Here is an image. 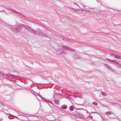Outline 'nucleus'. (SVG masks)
<instances>
[{
  "mask_svg": "<svg viewBox=\"0 0 121 121\" xmlns=\"http://www.w3.org/2000/svg\"><path fill=\"white\" fill-rule=\"evenodd\" d=\"M26 29L32 33L34 34L35 35H40L42 37H48V36L47 34L44 33L42 32L39 31H36L31 29L30 27L29 26H26Z\"/></svg>",
  "mask_w": 121,
  "mask_h": 121,
  "instance_id": "f257e3e1",
  "label": "nucleus"
},
{
  "mask_svg": "<svg viewBox=\"0 0 121 121\" xmlns=\"http://www.w3.org/2000/svg\"><path fill=\"white\" fill-rule=\"evenodd\" d=\"M22 26L20 25L18 26V27L17 28L15 26L10 25L9 27L10 29H11L12 31L15 32L16 31H19V28H21Z\"/></svg>",
  "mask_w": 121,
  "mask_h": 121,
  "instance_id": "f03ea898",
  "label": "nucleus"
},
{
  "mask_svg": "<svg viewBox=\"0 0 121 121\" xmlns=\"http://www.w3.org/2000/svg\"><path fill=\"white\" fill-rule=\"evenodd\" d=\"M111 61L112 62H113L114 63L116 64V65L118 67H121V64H120V63H119L117 61L114 60H112Z\"/></svg>",
  "mask_w": 121,
  "mask_h": 121,
  "instance_id": "7ed1b4c3",
  "label": "nucleus"
},
{
  "mask_svg": "<svg viewBox=\"0 0 121 121\" xmlns=\"http://www.w3.org/2000/svg\"><path fill=\"white\" fill-rule=\"evenodd\" d=\"M64 52V51L62 49H59L57 51L56 53L58 55L60 54L61 53Z\"/></svg>",
  "mask_w": 121,
  "mask_h": 121,
  "instance_id": "20e7f679",
  "label": "nucleus"
},
{
  "mask_svg": "<svg viewBox=\"0 0 121 121\" xmlns=\"http://www.w3.org/2000/svg\"><path fill=\"white\" fill-rule=\"evenodd\" d=\"M76 116L77 117H79L82 118H83L84 117L83 115L79 112H77L76 113Z\"/></svg>",
  "mask_w": 121,
  "mask_h": 121,
  "instance_id": "39448f33",
  "label": "nucleus"
},
{
  "mask_svg": "<svg viewBox=\"0 0 121 121\" xmlns=\"http://www.w3.org/2000/svg\"><path fill=\"white\" fill-rule=\"evenodd\" d=\"M10 10L11 11L13 12H14L15 13H17V14H18L19 15H21V16H22L23 17H24V15L23 14H22L21 13H20L18 12L17 11H16L14 10H13L12 9H10Z\"/></svg>",
  "mask_w": 121,
  "mask_h": 121,
  "instance_id": "423d86ee",
  "label": "nucleus"
},
{
  "mask_svg": "<svg viewBox=\"0 0 121 121\" xmlns=\"http://www.w3.org/2000/svg\"><path fill=\"white\" fill-rule=\"evenodd\" d=\"M62 47L64 48L65 49H66L67 50H69L70 51H72V49L69 47H68L67 46H62Z\"/></svg>",
  "mask_w": 121,
  "mask_h": 121,
  "instance_id": "0eeeda50",
  "label": "nucleus"
},
{
  "mask_svg": "<svg viewBox=\"0 0 121 121\" xmlns=\"http://www.w3.org/2000/svg\"><path fill=\"white\" fill-rule=\"evenodd\" d=\"M40 97L42 99H43L46 102H48L50 103H51V104H52V103L51 102L49 99H47L45 98H43L42 96H40Z\"/></svg>",
  "mask_w": 121,
  "mask_h": 121,
  "instance_id": "6e6552de",
  "label": "nucleus"
},
{
  "mask_svg": "<svg viewBox=\"0 0 121 121\" xmlns=\"http://www.w3.org/2000/svg\"><path fill=\"white\" fill-rule=\"evenodd\" d=\"M112 56H114L116 58L121 59V56L115 55L114 54H112Z\"/></svg>",
  "mask_w": 121,
  "mask_h": 121,
  "instance_id": "1a4fd4ad",
  "label": "nucleus"
},
{
  "mask_svg": "<svg viewBox=\"0 0 121 121\" xmlns=\"http://www.w3.org/2000/svg\"><path fill=\"white\" fill-rule=\"evenodd\" d=\"M106 65L107 66V67L108 68L111 70L113 71H115V70H114L113 69L111 66H110L109 65Z\"/></svg>",
  "mask_w": 121,
  "mask_h": 121,
  "instance_id": "9d476101",
  "label": "nucleus"
},
{
  "mask_svg": "<svg viewBox=\"0 0 121 121\" xmlns=\"http://www.w3.org/2000/svg\"><path fill=\"white\" fill-rule=\"evenodd\" d=\"M67 108V106L65 105H63L62 106L61 108L63 109H65Z\"/></svg>",
  "mask_w": 121,
  "mask_h": 121,
  "instance_id": "9b49d317",
  "label": "nucleus"
},
{
  "mask_svg": "<svg viewBox=\"0 0 121 121\" xmlns=\"http://www.w3.org/2000/svg\"><path fill=\"white\" fill-rule=\"evenodd\" d=\"M7 76L9 77H14V78H16L17 77V76L15 75H10L9 74H8L7 75Z\"/></svg>",
  "mask_w": 121,
  "mask_h": 121,
  "instance_id": "f8f14e48",
  "label": "nucleus"
},
{
  "mask_svg": "<svg viewBox=\"0 0 121 121\" xmlns=\"http://www.w3.org/2000/svg\"><path fill=\"white\" fill-rule=\"evenodd\" d=\"M69 109L71 111H73V107L72 106H71L69 108Z\"/></svg>",
  "mask_w": 121,
  "mask_h": 121,
  "instance_id": "ddd939ff",
  "label": "nucleus"
},
{
  "mask_svg": "<svg viewBox=\"0 0 121 121\" xmlns=\"http://www.w3.org/2000/svg\"><path fill=\"white\" fill-rule=\"evenodd\" d=\"M105 114L107 115H110L112 114V112H106Z\"/></svg>",
  "mask_w": 121,
  "mask_h": 121,
  "instance_id": "4468645a",
  "label": "nucleus"
},
{
  "mask_svg": "<svg viewBox=\"0 0 121 121\" xmlns=\"http://www.w3.org/2000/svg\"><path fill=\"white\" fill-rule=\"evenodd\" d=\"M93 104H94L95 105H97L98 104V103L96 102H94L93 103Z\"/></svg>",
  "mask_w": 121,
  "mask_h": 121,
  "instance_id": "2eb2a0df",
  "label": "nucleus"
},
{
  "mask_svg": "<svg viewBox=\"0 0 121 121\" xmlns=\"http://www.w3.org/2000/svg\"><path fill=\"white\" fill-rule=\"evenodd\" d=\"M102 94L104 96H106L107 95L105 94L104 93H102Z\"/></svg>",
  "mask_w": 121,
  "mask_h": 121,
  "instance_id": "dca6fc26",
  "label": "nucleus"
},
{
  "mask_svg": "<svg viewBox=\"0 0 121 121\" xmlns=\"http://www.w3.org/2000/svg\"><path fill=\"white\" fill-rule=\"evenodd\" d=\"M67 97L68 98H69V99H70L71 98L70 96V95L68 96H68H67L66 98H67Z\"/></svg>",
  "mask_w": 121,
  "mask_h": 121,
  "instance_id": "f3484780",
  "label": "nucleus"
},
{
  "mask_svg": "<svg viewBox=\"0 0 121 121\" xmlns=\"http://www.w3.org/2000/svg\"><path fill=\"white\" fill-rule=\"evenodd\" d=\"M83 10L84 11H85L86 12H90V11H89L87 10Z\"/></svg>",
  "mask_w": 121,
  "mask_h": 121,
  "instance_id": "a211bd4d",
  "label": "nucleus"
},
{
  "mask_svg": "<svg viewBox=\"0 0 121 121\" xmlns=\"http://www.w3.org/2000/svg\"><path fill=\"white\" fill-rule=\"evenodd\" d=\"M74 57L76 59H79V57H76L75 56Z\"/></svg>",
  "mask_w": 121,
  "mask_h": 121,
  "instance_id": "6ab92c4d",
  "label": "nucleus"
},
{
  "mask_svg": "<svg viewBox=\"0 0 121 121\" xmlns=\"http://www.w3.org/2000/svg\"><path fill=\"white\" fill-rule=\"evenodd\" d=\"M0 105H3V106H4V104H3L2 103H1L0 104Z\"/></svg>",
  "mask_w": 121,
  "mask_h": 121,
  "instance_id": "aec40b11",
  "label": "nucleus"
},
{
  "mask_svg": "<svg viewBox=\"0 0 121 121\" xmlns=\"http://www.w3.org/2000/svg\"><path fill=\"white\" fill-rule=\"evenodd\" d=\"M64 96L66 98L67 96H68V95L66 94H65L64 95Z\"/></svg>",
  "mask_w": 121,
  "mask_h": 121,
  "instance_id": "412c9836",
  "label": "nucleus"
},
{
  "mask_svg": "<svg viewBox=\"0 0 121 121\" xmlns=\"http://www.w3.org/2000/svg\"><path fill=\"white\" fill-rule=\"evenodd\" d=\"M55 103H56L57 104L58 103V102H57V100H55Z\"/></svg>",
  "mask_w": 121,
  "mask_h": 121,
  "instance_id": "4be33fe9",
  "label": "nucleus"
},
{
  "mask_svg": "<svg viewBox=\"0 0 121 121\" xmlns=\"http://www.w3.org/2000/svg\"><path fill=\"white\" fill-rule=\"evenodd\" d=\"M107 59V60H109V61H111V60H110V59Z\"/></svg>",
  "mask_w": 121,
  "mask_h": 121,
  "instance_id": "5701e85b",
  "label": "nucleus"
},
{
  "mask_svg": "<svg viewBox=\"0 0 121 121\" xmlns=\"http://www.w3.org/2000/svg\"><path fill=\"white\" fill-rule=\"evenodd\" d=\"M6 114L8 115H11V114Z\"/></svg>",
  "mask_w": 121,
  "mask_h": 121,
  "instance_id": "b1692460",
  "label": "nucleus"
},
{
  "mask_svg": "<svg viewBox=\"0 0 121 121\" xmlns=\"http://www.w3.org/2000/svg\"><path fill=\"white\" fill-rule=\"evenodd\" d=\"M8 117L9 118V119H11V118L9 117V116Z\"/></svg>",
  "mask_w": 121,
  "mask_h": 121,
  "instance_id": "393cba45",
  "label": "nucleus"
},
{
  "mask_svg": "<svg viewBox=\"0 0 121 121\" xmlns=\"http://www.w3.org/2000/svg\"><path fill=\"white\" fill-rule=\"evenodd\" d=\"M0 12H3V11H0Z\"/></svg>",
  "mask_w": 121,
  "mask_h": 121,
  "instance_id": "a878e982",
  "label": "nucleus"
},
{
  "mask_svg": "<svg viewBox=\"0 0 121 121\" xmlns=\"http://www.w3.org/2000/svg\"><path fill=\"white\" fill-rule=\"evenodd\" d=\"M0 12H3V11H0Z\"/></svg>",
  "mask_w": 121,
  "mask_h": 121,
  "instance_id": "bb28decb",
  "label": "nucleus"
},
{
  "mask_svg": "<svg viewBox=\"0 0 121 121\" xmlns=\"http://www.w3.org/2000/svg\"><path fill=\"white\" fill-rule=\"evenodd\" d=\"M48 104V105H49L50 106H51V105H50L49 104Z\"/></svg>",
  "mask_w": 121,
  "mask_h": 121,
  "instance_id": "cd10ccee",
  "label": "nucleus"
},
{
  "mask_svg": "<svg viewBox=\"0 0 121 121\" xmlns=\"http://www.w3.org/2000/svg\"><path fill=\"white\" fill-rule=\"evenodd\" d=\"M88 112L87 111V112Z\"/></svg>",
  "mask_w": 121,
  "mask_h": 121,
  "instance_id": "c85d7f7f",
  "label": "nucleus"
}]
</instances>
